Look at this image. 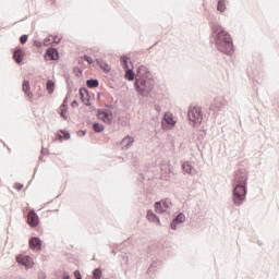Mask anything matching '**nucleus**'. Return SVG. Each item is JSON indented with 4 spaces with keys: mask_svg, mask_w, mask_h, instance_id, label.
Wrapping results in <instances>:
<instances>
[{
    "mask_svg": "<svg viewBox=\"0 0 279 279\" xmlns=\"http://www.w3.org/2000/svg\"><path fill=\"white\" fill-rule=\"evenodd\" d=\"M247 170L239 169L234 173V178L231 181L232 195L231 199L235 206H243L245 199H247Z\"/></svg>",
    "mask_w": 279,
    "mask_h": 279,
    "instance_id": "obj_1",
    "label": "nucleus"
},
{
    "mask_svg": "<svg viewBox=\"0 0 279 279\" xmlns=\"http://www.w3.org/2000/svg\"><path fill=\"white\" fill-rule=\"evenodd\" d=\"M124 77L128 80V82H133V80L136 77L134 88L142 97L149 95V92L154 90V80H151V72L149 71H137V74L135 71H126Z\"/></svg>",
    "mask_w": 279,
    "mask_h": 279,
    "instance_id": "obj_2",
    "label": "nucleus"
},
{
    "mask_svg": "<svg viewBox=\"0 0 279 279\" xmlns=\"http://www.w3.org/2000/svg\"><path fill=\"white\" fill-rule=\"evenodd\" d=\"M216 47L222 53L230 54L234 51L232 37L223 28L218 27L215 38Z\"/></svg>",
    "mask_w": 279,
    "mask_h": 279,
    "instance_id": "obj_3",
    "label": "nucleus"
},
{
    "mask_svg": "<svg viewBox=\"0 0 279 279\" xmlns=\"http://www.w3.org/2000/svg\"><path fill=\"white\" fill-rule=\"evenodd\" d=\"M96 117L104 123H107V125H112V111L108 109H97Z\"/></svg>",
    "mask_w": 279,
    "mask_h": 279,
    "instance_id": "obj_4",
    "label": "nucleus"
},
{
    "mask_svg": "<svg viewBox=\"0 0 279 279\" xmlns=\"http://www.w3.org/2000/svg\"><path fill=\"white\" fill-rule=\"evenodd\" d=\"M226 106H228V100L221 96H218L211 102L209 110H211V112H219L222 108H226Z\"/></svg>",
    "mask_w": 279,
    "mask_h": 279,
    "instance_id": "obj_5",
    "label": "nucleus"
},
{
    "mask_svg": "<svg viewBox=\"0 0 279 279\" xmlns=\"http://www.w3.org/2000/svg\"><path fill=\"white\" fill-rule=\"evenodd\" d=\"M16 263L17 265H22V267H25V269H32V267H34V259L28 255H17Z\"/></svg>",
    "mask_w": 279,
    "mask_h": 279,
    "instance_id": "obj_6",
    "label": "nucleus"
},
{
    "mask_svg": "<svg viewBox=\"0 0 279 279\" xmlns=\"http://www.w3.org/2000/svg\"><path fill=\"white\" fill-rule=\"evenodd\" d=\"M187 119H189V121L194 123V125L196 123H202V109H199V108L190 109L187 111Z\"/></svg>",
    "mask_w": 279,
    "mask_h": 279,
    "instance_id": "obj_7",
    "label": "nucleus"
},
{
    "mask_svg": "<svg viewBox=\"0 0 279 279\" xmlns=\"http://www.w3.org/2000/svg\"><path fill=\"white\" fill-rule=\"evenodd\" d=\"M169 208H171V201L169 198L155 203V210L156 213H159V215L167 213Z\"/></svg>",
    "mask_w": 279,
    "mask_h": 279,
    "instance_id": "obj_8",
    "label": "nucleus"
},
{
    "mask_svg": "<svg viewBox=\"0 0 279 279\" xmlns=\"http://www.w3.org/2000/svg\"><path fill=\"white\" fill-rule=\"evenodd\" d=\"M27 223L31 228H37V226L40 223V218L38 217V214H36V210L31 209L28 211Z\"/></svg>",
    "mask_w": 279,
    "mask_h": 279,
    "instance_id": "obj_9",
    "label": "nucleus"
},
{
    "mask_svg": "<svg viewBox=\"0 0 279 279\" xmlns=\"http://www.w3.org/2000/svg\"><path fill=\"white\" fill-rule=\"evenodd\" d=\"M80 99L84 104V106L90 107L93 104L90 102V93L86 87H81L78 90Z\"/></svg>",
    "mask_w": 279,
    "mask_h": 279,
    "instance_id": "obj_10",
    "label": "nucleus"
},
{
    "mask_svg": "<svg viewBox=\"0 0 279 279\" xmlns=\"http://www.w3.org/2000/svg\"><path fill=\"white\" fill-rule=\"evenodd\" d=\"M184 221H186V216L184 213H179L170 223L171 230H178V226H180V223H184Z\"/></svg>",
    "mask_w": 279,
    "mask_h": 279,
    "instance_id": "obj_11",
    "label": "nucleus"
},
{
    "mask_svg": "<svg viewBox=\"0 0 279 279\" xmlns=\"http://www.w3.org/2000/svg\"><path fill=\"white\" fill-rule=\"evenodd\" d=\"M134 136L132 135H128L125 136L121 142H120V147L121 149H123L124 151H128V149H130L132 147V145H134Z\"/></svg>",
    "mask_w": 279,
    "mask_h": 279,
    "instance_id": "obj_12",
    "label": "nucleus"
},
{
    "mask_svg": "<svg viewBox=\"0 0 279 279\" xmlns=\"http://www.w3.org/2000/svg\"><path fill=\"white\" fill-rule=\"evenodd\" d=\"M22 89L24 92V95L28 97V99H34V94L32 93V85L29 84V81L24 80L22 84Z\"/></svg>",
    "mask_w": 279,
    "mask_h": 279,
    "instance_id": "obj_13",
    "label": "nucleus"
},
{
    "mask_svg": "<svg viewBox=\"0 0 279 279\" xmlns=\"http://www.w3.org/2000/svg\"><path fill=\"white\" fill-rule=\"evenodd\" d=\"M31 250H43V241L38 236H33L29 240Z\"/></svg>",
    "mask_w": 279,
    "mask_h": 279,
    "instance_id": "obj_14",
    "label": "nucleus"
},
{
    "mask_svg": "<svg viewBox=\"0 0 279 279\" xmlns=\"http://www.w3.org/2000/svg\"><path fill=\"white\" fill-rule=\"evenodd\" d=\"M13 58L17 64H21V61L25 58V51L23 49H16L13 52Z\"/></svg>",
    "mask_w": 279,
    "mask_h": 279,
    "instance_id": "obj_15",
    "label": "nucleus"
},
{
    "mask_svg": "<svg viewBox=\"0 0 279 279\" xmlns=\"http://www.w3.org/2000/svg\"><path fill=\"white\" fill-rule=\"evenodd\" d=\"M182 169L183 171H185V173H189L190 175H195L196 173L195 168H193V165H191V162L189 161L183 162Z\"/></svg>",
    "mask_w": 279,
    "mask_h": 279,
    "instance_id": "obj_16",
    "label": "nucleus"
},
{
    "mask_svg": "<svg viewBox=\"0 0 279 279\" xmlns=\"http://www.w3.org/2000/svg\"><path fill=\"white\" fill-rule=\"evenodd\" d=\"M147 219L148 221H151L153 223H159L160 226V218H158V216H156L151 209L147 211Z\"/></svg>",
    "mask_w": 279,
    "mask_h": 279,
    "instance_id": "obj_17",
    "label": "nucleus"
},
{
    "mask_svg": "<svg viewBox=\"0 0 279 279\" xmlns=\"http://www.w3.org/2000/svg\"><path fill=\"white\" fill-rule=\"evenodd\" d=\"M121 64L123 69H125L126 71H132L134 69L131 66L132 63L130 62V59H128L126 57L121 58Z\"/></svg>",
    "mask_w": 279,
    "mask_h": 279,
    "instance_id": "obj_18",
    "label": "nucleus"
},
{
    "mask_svg": "<svg viewBox=\"0 0 279 279\" xmlns=\"http://www.w3.org/2000/svg\"><path fill=\"white\" fill-rule=\"evenodd\" d=\"M47 57L49 58V60H58V50H56L54 48H48Z\"/></svg>",
    "mask_w": 279,
    "mask_h": 279,
    "instance_id": "obj_19",
    "label": "nucleus"
},
{
    "mask_svg": "<svg viewBox=\"0 0 279 279\" xmlns=\"http://www.w3.org/2000/svg\"><path fill=\"white\" fill-rule=\"evenodd\" d=\"M46 89L48 90L49 95H53V90H56V83L52 80H48L46 82Z\"/></svg>",
    "mask_w": 279,
    "mask_h": 279,
    "instance_id": "obj_20",
    "label": "nucleus"
},
{
    "mask_svg": "<svg viewBox=\"0 0 279 279\" xmlns=\"http://www.w3.org/2000/svg\"><path fill=\"white\" fill-rule=\"evenodd\" d=\"M93 130L97 134H101V132H104L106 130V126H104V124H101L99 122H94L93 123Z\"/></svg>",
    "mask_w": 279,
    "mask_h": 279,
    "instance_id": "obj_21",
    "label": "nucleus"
},
{
    "mask_svg": "<svg viewBox=\"0 0 279 279\" xmlns=\"http://www.w3.org/2000/svg\"><path fill=\"white\" fill-rule=\"evenodd\" d=\"M66 112H69V107H61V106L59 107L58 113L64 121L69 119V116L66 114Z\"/></svg>",
    "mask_w": 279,
    "mask_h": 279,
    "instance_id": "obj_22",
    "label": "nucleus"
},
{
    "mask_svg": "<svg viewBox=\"0 0 279 279\" xmlns=\"http://www.w3.org/2000/svg\"><path fill=\"white\" fill-rule=\"evenodd\" d=\"M88 88H97L99 86V80L97 78H89L86 81Z\"/></svg>",
    "mask_w": 279,
    "mask_h": 279,
    "instance_id": "obj_23",
    "label": "nucleus"
},
{
    "mask_svg": "<svg viewBox=\"0 0 279 279\" xmlns=\"http://www.w3.org/2000/svg\"><path fill=\"white\" fill-rule=\"evenodd\" d=\"M104 276V272L100 270V268H96L93 270V279H101Z\"/></svg>",
    "mask_w": 279,
    "mask_h": 279,
    "instance_id": "obj_24",
    "label": "nucleus"
},
{
    "mask_svg": "<svg viewBox=\"0 0 279 279\" xmlns=\"http://www.w3.org/2000/svg\"><path fill=\"white\" fill-rule=\"evenodd\" d=\"M61 134H58L59 138H64L65 141H69L71 138V133L69 131L61 130Z\"/></svg>",
    "mask_w": 279,
    "mask_h": 279,
    "instance_id": "obj_25",
    "label": "nucleus"
},
{
    "mask_svg": "<svg viewBox=\"0 0 279 279\" xmlns=\"http://www.w3.org/2000/svg\"><path fill=\"white\" fill-rule=\"evenodd\" d=\"M159 265H160V262H153L148 267V274H151V271H156Z\"/></svg>",
    "mask_w": 279,
    "mask_h": 279,
    "instance_id": "obj_26",
    "label": "nucleus"
},
{
    "mask_svg": "<svg viewBox=\"0 0 279 279\" xmlns=\"http://www.w3.org/2000/svg\"><path fill=\"white\" fill-rule=\"evenodd\" d=\"M217 10H218V12H223L226 10V0L218 1Z\"/></svg>",
    "mask_w": 279,
    "mask_h": 279,
    "instance_id": "obj_27",
    "label": "nucleus"
},
{
    "mask_svg": "<svg viewBox=\"0 0 279 279\" xmlns=\"http://www.w3.org/2000/svg\"><path fill=\"white\" fill-rule=\"evenodd\" d=\"M61 107H62V108H69V96H66V97L63 99V102L61 104Z\"/></svg>",
    "mask_w": 279,
    "mask_h": 279,
    "instance_id": "obj_28",
    "label": "nucleus"
},
{
    "mask_svg": "<svg viewBox=\"0 0 279 279\" xmlns=\"http://www.w3.org/2000/svg\"><path fill=\"white\" fill-rule=\"evenodd\" d=\"M84 60H85L86 62H88V64H93V62H95V60L93 59V57H89V56H85V57H84Z\"/></svg>",
    "mask_w": 279,
    "mask_h": 279,
    "instance_id": "obj_29",
    "label": "nucleus"
},
{
    "mask_svg": "<svg viewBox=\"0 0 279 279\" xmlns=\"http://www.w3.org/2000/svg\"><path fill=\"white\" fill-rule=\"evenodd\" d=\"M129 256H128V254H124L123 256H122V263L124 264V265H128V263H129Z\"/></svg>",
    "mask_w": 279,
    "mask_h": 279,
    "instance_id": "obj_30",
    "label": "nucleus"
},
{
    "mask_svg": "<svg viewBox=\"0 0 279 279\" xmlns=\"http://www.w3.org/2000/svg\"><path fill=\"white\" fill-rule=\"evenodd\" d=\"M20 43L22 45H25V43H27V35H23L21 38H20Z\"/></svg>",
    "mask_w": 279,
    "mask_h": 279,
    "instance_id": "obj_31",
    "label": "nucleus"
},
{
    "mask_svg": "<svg viewBox=\"0 0 279 279\" xmlns=\"http://www.w3.org/2000/svg\"><path fill=\"white\" fill-rule=\"evenodd\" d=\"M74 278L75 279H82V272H80V270H75L74 271Z\"/></svg>",
    "mask_w": 279,
    "mask_h": 279,
    "instance_id": "obj_32",
    "label": "nucleus"
},
{
    "mask_svg": "<svg viewBox=\"0 0 279 279\" xmlns=\"http://www.w3.org/2000/svg\"><path fill=\"white\" fill-rule=\"evenodd\" d=\"M14 189H16V191H22L23 190V183H15Z\"/></svg>",
    "mask_w": 279,
    "mask_h": 279,
    "instance_id": "obj_33",
    "label": "nucleus"
},
{
    "mask_svg": "<svg viewBox=\"0 0 279 279\" xmlns=\"http://www.w3.org/2000/svg\"><path fill=\"white\" fill-rule=\"evenodd\" d=\"M61 279H71V276L69 275V272L63 271L62 272V278Z\"/></svg>",
    "mask_w": 279,
    "mask_h": 279,
    "instance_id": "obj_34",
    "label": "nucleus"
},
{
    "mask_svg": "<svg viewBox=\"0 0 279 279\" xmlns=\"http://www.w3.org/2000/svg\"><path fill=\"white\" fill-rule=\"evenodd\" d=\"M41 154H43V156H47V154H49V149L43 147L41 148Z\"/></svg>",
    "mask_w": 279,
    "mask_h": 279,
    "instance_id": "obj_35",
    "label": "nucleus"
},
{
    "mask_svg": "<svg viewBox=\"0 0 279 279\" xmlns=\"http://www.w3.org/2000/svg\"><path fill=\"white\" fill-rule=\"evenodd\" d=\"M77 106H80V104L77 102V100H73L71 104L72 108H77Z\"/></svg>",
    "mask_w": 279,
    "mask_h": 279,
    "instance_id": "obj_36",
    "label": "nucleus"
},
{
    "mask_svg": "<svg viewBox=\"0 0 279 279\" xmlns=\"http://www.w3.org/2000/svg\"><path fill=\"white\" fill-rule=\"evenodd\" d=\"M78 136H86V130H81L78 132Z\"/></svg>",
    "mask_w": 279,
    "mask_h": 279,
    "instance_id": "obj_37",
    "label": "nucleus"
},
{
    "mask_svg": "<svg viewBox=\"0 0 279 279\" xmlns=\"http://www.w3.org/2000/svg\"><path fill=\"white\" fill-rule=\"evenodd\" d=\"M45 278H47V276H45L44 272H40L39 276H38V279H45Z\"/></svg>",
    "mask_w": 279,
    "mask_h": 279,
    "instance_id": "obj_38",
    "label": "nucleus"
},
{
    "mask_svg": "<svg viewBox=\"0 0 279 279\" xmlns=\"http://www.w3.org/2000/svg\"><path fill=\"white\" fill-rule=\"evenodd\" d=\"M168 123H169L170 125H175V121H173V119L168 120Z\"/></svg>",
    "mask_w": 279,
    "mask_h": 279,
    "instance_id": "obj_39",
    "label": "nucleus"
},
{
    "mask_svg": "<svg viewBox=\"0 0 279 279\" xmlns=\"http://www.w3.org/2000/svg\"><path fill=\"white\" fill-rule=\"evenodd\" d=\"M82 74H83V72H82V71H78V72L76 73V76H77V77H82Z\"/></svg>",
    "mask_w": 279,
    "mask_h": 279,
    "instance_id": "obj_40",
    "label": "nucleus"
},
{
    "mask_svg": "<svg viewBox=\"0 0 279 279\" xmlns=\"http://www.w3.org/2000/svg\"><path fill=\"white\" fill-rule=\"evenodd\" d=\"M53 43H60V38L54 37V38H53Z\"/></svg>",
    "mask_w": 279,
    "mask_h": 279,
    "instance_id": "obj_41",
    "label": "nucleus"
},
{
    "mask_svg": "<svg viewBox=\"0 0 279 279\" xmlns=\"http://www.w3.org/2000/svg\"><path fill=\"white\" fill-rule=\"evenodd\" d=\"M106 108H111L113 110L114 106L113 105H106Z\"/></svg>",
    "mask_w": 279,
    "mask_h": 279,
    "instance_id": "obj_42",
    "label": "nucleus"
},
{
    "mask_svg": "<svg viewBox=\"0 0 279 279\" xmlns=\"http://www.w3.org/2000/svg\"><path fill=\"white\" fill-rule=\"evenodd\" d=\"M155 110H160V106H156V107H155Z\"/></svg>",
    "mask_w": 279,
    "mask_h": 279,
    "instance_id": "obj_43",
    "label": "nucleus"
},
{
    "mask_svg": "<svg viewBox=\"0 0 279 279\" xmlns=\"http://www.w3.org/2000/svg\"><path fill=\"white\" fill-rule=\"evenodd\" d=\"M90 110H95V107H90Z\"/></svg>",
    "mask_w": 279,
    "mask_h": 279,
    "instance_id": "obj_44",
    "label": "nucleus"
},
{
    "mask_svg": "<svg viewBox=\"0 0 279 279\" xmlns=\"http://www.w3.org/2000/svg\"><path fill=\"white\" fill-rule=\"evenodd\" d=\"M101 97V94H98V98H100Z\"/></svg>",
    "mask_w": 279,
    "mask_h": 279,
    "instance_id": "obj_45",
    "label": "nucleus"
},
{
    "mask_svg": "<svg viewBox=\"0 0 279 279\" xmlns=\"http://www.w3.org/2000/svg\"><path fill=\"white\" fill-rule=\"evenodd\" d=\"M86 279H93V277H87Z\"/></svg>",
    "mask_w": 279,
    "mask_h": 279,
    "instance_id": "obj_46",
    "label": "nucleus"
},
{
    "mask_svg": "<svg viewBox=\"0 0 279 279\" xmlns=\"http://www.w3.org/2000/svg\"><path fill=\"white\" fill-rule=\"evenodd\" d=\"M248 77H252V74H248Z\"/></svg>",
    "mask_w": 279,
    "mask_h": 279,
    "instance_id": "obj_47",
    "label": "nucleus"
}]
</instances>
